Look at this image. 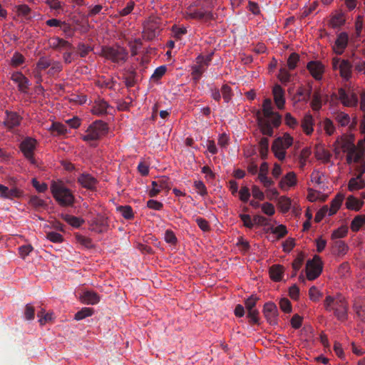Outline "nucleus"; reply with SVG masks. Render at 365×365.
Segmentation results:
<instances>
[{
  "instance_id": "nucleus-40",
  "label": "nucleus",
  "mask_w": 365,
  "mask_h": 365,
  "mask_svg": "<svg viewBox=\"0 0 365 365\" xmlns=\"http://www.w3.org/2000/svg\"><path fill=\"white\" fill-rule=\"evenodd\" d=\"M117 210L126 220H132L134 217L133 209L130 205L119 206L117 207Z\"/></svg>"
},
{
  "instance_id": "nucleus-45",
  "label": "nucleus",
  "mask_w": 365,
  "mask_h": 365,
  "mask_svg": "<svg viewBox=\"0 0 365 365\" xmlns=\"http://www.w3.org/2000/svg\"><path fill=\"white\" fill-rule=\"evenodd\" d=\"M51 63L52 61L49 58L42 56L38 59L36 63V69L39 71L45 70L50 67Z\"/></svg>"
},
{
  "instance_id": "nucleus-9",
  "label": "nucleus",
  "mask_w": 365,
  "mask_h": 365,
  "mask_svg": "<svg viewBox=\"0 0 365 365\" xmlns=\"http://www.w3.org/2000/svg\"><path fill=\"white\" fill-rule=\"evenodd\" d=\"M37 141L31 137H26L20 143L21 151L23 153L24 157L32 164H35L36 163L34 153Z\"/></svg>"
},
{
  "instance_id": "nucleus-30",
  "label": "nucleus",
  "mask_w": 365,
  "mask_h": 365,
  "mask_svg": "<svg viewBox=\"0 0 365 365\" xmlns=\"http://www.w3.org/2000/svg\"><path fill=\"white\" fill-rule=\"evenodd\" d=\"M123 81L127 88H132L136 84V72L128 71L123 76Z\"/></svg>"
},
{
  "instance_id": "nucleus-22",
  "label": "nucleus",
  "mask_w": 365,
  "mask_h": 365,
  "mask_svg": "<svg viewBox=\"0 0 365 365\" xmlns=\"http://www.w3.org/2000/svg\"><path fill=\"white\" fill-rule=\"evenodd\" d=\"M284 268L280 264H274L269 267L270 278L274 282H279L282 280L284 275Z\"/></svg>"
},
{
  "instance_id": "nucleus-27",
  "label": "nucleus",
  "mask_w": 365,
  "mask_h": 365,
  "mask_svg": "<svg viewBox=\"0 0 365 365\" xmlns=\"http://www.w3.org/2000/svg\"><path fill=\"white\" fill-rule=\"evenodd\" d=\"M334 118L337 123L341 127L347 126L351 123L349 115L342 111L336 112Z\"/></svg>"
},
{
  "instance_id": "nucleus-59",
  "label": "nucleus",
  "mask_w": 365,
  "mask_h": 365,
  "mask_svg": "<svg viewBox=\"0 0 365 365\" xmlns=\"http://www.w3.org/2000/svg\"><path fill=\"white\" fill-rule=\"evenodd\" d=\"M33 247L31 245H25L20 246L19 247V253L22 259H25L26 256H28L31 251L33 250Z\"/></svg>"
},
{
  "instance_id": "nucleus-12",
  "label": "nucleus",
  "mask_w": 365,
  "mask_h": 365,
  "mask_svg": "<svg viewBox=\"0 0 365 365\" xmlns=\"http://www.w3.org/2000/svg\"><path fill=\"white\" fill-rule=\"evenodd\" d=\"M262 312L270 324L273 325L277 323L278 309L274 302H268L265 303Z\"/></svg>"
},
{
  "instance_id": "nucleus-63",
  "label": "nucleus",
  "mask_w": 365,
  "mask_h": 365,
  "mask_svg": "<svg viewBox=\"0 0 365 365\" xmlns=\"http://www.w3.org/2000/svg\"><path fill=\"white\" fill-rule=\"evenodd\" d=\"M280 309L286 312L289 313L292 311V305L290 301L287 298H282L279 301Z\"/></svg>"
},
{
  "instance_id": "nucleus-29",
  "label": "nucleus",
  "mask_w": 365,
  "mask_h": 365,
  "mask_svg": "<svg viewBox=\"0 0 365 365\" xmlns=\"http://www.w3.org/2000/svg\"><path fill=\"white\" fill-rule=\"evenodd\" d=\"M29 204L35 210L44 209L47 207V203L37 195H31L29 200Z\"/></svg>"
},
{
  "instance_id": "nucleus-17",
  "label": "nucleus",
  "mask_w": 365,
  "mask_h": 365,
  "mask_svg": "<svg viewBox=\"0 0 365 365\" xmlns=\"http://www.w3.org/2000/svg\"><path fill=\"white\" fill-rule=\"evenodd\" d=\"M348 34L346 32L340 33L335 41V44L333 47L334 51L337 55H341L348 45Z\"/></svg>"
},
{
  "instance_id": "nucleus-34",
  "label": "nucleus",
  "mask_w": 365,
  "mask_h": 365,
  "mask_svg": "<svg viewBox=\"0 0 365 365\" xmlns=\"http://www.w3.org/2000/svg\"><path fill=\"white\" fill-rule=\"evenodd\" d=\"M333 248L337 255H344L348 250V245L341 240H336L334 242Z\"/></svg>"
},
{
  "instance_id": "nucleus-55",
  "label": "nucleus",
  "mask_w": 365,
  "mask_h": 365,
  "mask_svg": "<svg viewBox=\"0 0 365 365\" xmlns=\"http://www.w3.org/2000/svg\"><path fill=\"white\" fill-rule=\"evenodd\" d=\"M63 69L62 64L59 61H53L48 71V74L53 76L56 73L61 72Z\"/></svg>"
},
{
  "instance_id": "nucleus-61",
  "label": "nucleus",
  "mask_w": 365,
  "mask_h": 365,
  "mask_svg": "<svg viewBox=\"0 0 365 365\" xmlns=\"http://www.w3.org/2000/svg\"><path fill=\"white\" fill-rule=\"evenodd\" d=\"M240 217L241 220L243 222V225L245 227L252 229L254 226L253 219L251 218L250 215L247 214H240Z\"/></svg>"
},
{
  "instance_id": "nucleus-26",
  "label": "nucleus",
  "mask_w": 365,
  "mask_h": 365,
  "mask_svg": "<svg viewBox=\"0 0 365 365\" xmlns=\"http://www.w3.org/2000/svg\"><path fill=\"white\" fill-rule=\"evenodd\" d=\"M365 187V181L361 177L356 176L349 180L348 188L349 191L358 190Z\"/></svg>"
},
{
  "instance_id": "nucleus-3",
  "label": "nucleus",
  "mask_w": 365,
  "mask_h": 365,
  "mask_svg": "<svg viewBox=\"0 0 365 365\" xmlns=\"http://www.w3.org/2000/svg\"><path fill=\"white\" fill-rule=\"evenodd\" d=\"M51 192L55 200L62 207H71L75 202L72 191L66 187L62 182H52Z\"/></svg>"
},
{
  "instance_id": "nucleus-62",
  "label": "nucleus",
  "mask_w": 365,
  "mask_h": 365,
  "mask_svg": "<svg viewBox=\"0 0 365 365\" xmlns=\"http://www.w3.org/2000/svg\"><path fill=\"white\" fill-rule=\"evenodd\" d=\"M35 309L34 307L30 304H27L24 310V317L27 320H32L34 318Z\"/></svg>"
},
{
  "instance_id": "nucleus-33",
  "label": "nucleus",
  "mask_w": 365,
  "mask_h": 365,
  "mask_svg": "<svg viewBox=\"0 0 365 365\" xmlns=\"http://www.w3.org/2000/svg\"><path fill=\"white\" fill-rule=\"evenodd\" d=\"M344 196L342 194H338L331 201V207L329 208V215H334L341 205Z\"/></svg>"
},
{
  "instance_id": "nucleus-37",
  "label": "nucleus",
  "mask_w": 365,
  "mask_h": 365,
  "mask_svg": "<svg viewBox=\"0 0 365 365\" xmlns=\"http://www.w3.org/2000/svg\"><path fill=\"white\" fill-rule=\"evenodd\" d=\"M362 204L361 201L353 196L348 197L346 202V207L354 210H359L361 207Z\"/></svg>"
},
{
  "instance_id": "nucleus-36",
  "label": "nucleus",
  "mask_w": 365,
  "mask_h": 365,
  "mask_svg": "<svg viewBox=\"0 0 365 365\" xmlns=\"http://www.w3.org/2000/svg\"><path fill=\"white\" fill-rule=\"evenodd\" d=\"M365 224V215L356 216L351 223V229L354 232H357Z\"/></svg>"
},
{
  "instance_id": "nucleus-19",
  "label": "nucleus",
  "mask_w": 365,
  "mask_h": 365,
  "mask_svg": "<svg viewBox=\"0 0 365 365\" xmlns=\"http://www.w3.org/2000/svg\"><path fill=\"white\" fill-rule=\"evenodd\" d=\"M48 43L49 47L55 50L72 48V45L68 41L59 37H52L48 39Z\"/></svg>"
},
{
  "instance_id": "nucleus-41",
  "label": "nucleus",
  "mask_w": 365,
  "mask_h": 365,
  "mask_svg": "<svg viewBox=\"0 0 365 365\" xmlns=\"http://www.w3.org/2000/svg\"><path fill=\"white\" fill-rule=\"evenodd\" d=\"M259 153H260L262 158H263V159L266 158L267 153H268V149H269L268 138H265V137L262 138L259 142Z\"/></svg>"
},
{
  "instance_id": "nucleus-20",
  "label": "nucleus",
  "mask_w": 365,
  "mask_h": 365,
  "mask_svg": "<svg viewBox=\"0 0 365 365\" xmlns=\"http://www.w3.org/2000/svg\"><path fill=\"white\" fill-rule=\"evenodd\" d=\"M100 296L95 292L85 291L81 296V300L83 304L94 305L100 302Z\"/></svg>"
},
{
  "instance_id": "nucleus-38",
  "label": "nucleus",
  "mask_w": 365,
  "mask_h": 365,
  "mask_svg": "<svg viewBox=\"0 0 365 365\" xmlns=\"http://www.w3.org/2000/svg\"><path fill=\"white\" fill-rule=\"evenodd\" d=\"M312 86H309L308 88L304 87H299L297 91V95L302 97V101L308 102L312 96Z\"/></svg>"
},
{
  "instance_id": "nucleus-13",
  "label": "nucleus",
  "mask_w": 365,
  "mask_h": 365,
  "mask_svg": "<svg viewBox=\"0 0 365 365\" xmlns=\"http://www.w3.org/2000/svg\"><path fill=\"white\" fill-rule=\"evenodd\" d=\"M307 68L316 81H320L322 78L324 66L321 61H311L307 63Z\"/></svg>"
},
{
  "instance_id": "nucleus-15",
  "label": "nucleus",
  "mask_w": 365,
  "mask_h": 365,
  "mask_svg": "<svg viewBox=\"0 0 365 365\" xmlns=\"http://www.w3.org/2000/svg\"><path fill=\"white\" fill-rule=\"evenodd\" d=\"M77 182L84 188L88 190H95L98 180L89 173H81L77 178Z\"/></svg>"
},
{
  "instance_id": "nucleus-52",
  "label": "nucleus",
  "mask_w": 365,
  "mask_h": 365,
  "mask_svg": "<svg viewBox=\"0 0 365 365\" xmlns=\"http://www.w3.org/2000/svg\"><path fill=\"white\" fill-rule=\"evenodd\" d=\"M221 92L225 102L228 103L231 100L232 96L231 88L228 85L224 84L222 86Z\"/></svg>"
},
{
  "instance_id": "nucleus-23",
  "label": "nucleus",
  "mask_w": 365,
  "mask_h": 365,
  "mask_svg": "<svg viewBox=\"0 0 365 365\" xmlns=\"http://www.w3.org/2000/svg\"><path fill=\"white\" fill-rule=\"evenodd\" d=\"M296 175L293 172L288 173L279 182V185L282 190H287L296 184Z\"/></svg>"
},
{
  "instance_id": "nucleus-2",
  "label": "nucleus",
  "mask_w": 365,
  "mask_h": 365,
  "mask_svg": "<svg viewBox=\"0 0 365 365\" xmlns=\"http://www.w3.org/2000/svg\"><path fill=\"white\" fill-rule=\"evenodd\" d=\"M324 306L325 310L332 312L339 321L344 322L348 319L349 304L341 294L327 296L324 301Z\"/></svg>"
},
{
  "instance_id": "nucleus-39",
  "label": "nucleus",
  "mask_w": 365,
  "mask_h": 365,
  "mask_svg": "<svg viewBox=\"0 0 365 365\" xmlns=\"http://www.w3.org/2000/svg\"><path fill=\"white\" fill-rule=\"evenodd\" d=\"M299 61V55L297 53H292L287 58V66L289 71L294 70Z\"/></svg>"
},
{
  "instance_id": "nucleus-42",
  "label": "nucleus",
  "mask_w": 365,
  "mask_h": 365,
  "mask_svg": "<svg viewBox=\"0 0 365 365\" xmlns=\"http://www.w3.org/2000/svg\"><path fill=\"white\" fill-rule=\"evenodd\" d=\"M93 314V309L90 307H83L76 313L74 319L77 321L82 320Z\"/></svg>"
},
{
  "instance_id": "nucleus-51",
  "label": "nucleus",
  "mask_w": 365,
  "mask_h": 365,
  "mask_svg": "<svg viewBox=\"0 0 365 365\" xmlns=\"http://www.w3.org/2000/svg\"><path fill=\"white\" fill-rule=\"evenodd\" d=\"M269 230L272 233L277 234L278 235V238H282L284 237L287 233V227L283 225H279L276 227H271Z\"/></svg>"
},
{
  "instance_id": "nucleus-11",
  "label": "nucleus",
  "mask_w": 365,
  "mask_h": 365,
  "mask_svg": "<svg viewBox=\"0 0 365 365\" xmlns=\"http://www.w3.org/2000/svg\"><path fill=\"white\" fill-rule=\"evenodd\" d=\"M185 17L186 19H205L209 21L214 19V14L209 11L195 10L192 9V5H190L187 9Z\"/></svg>"
},
{
  "instance_id": "nucleus-32",
  "label": "nucleus",
  "mask_w": 365,
  "mask_h": 365,
  "mask_svg": "<svg viewBox=\"0 0 365 365\" xmlns=\"http://www.w3.org/2000/svg\"><path fill=\"white\" fill-rule=\"evenodd\" d=\"M62 218L70 225L76 228L81 227L84 222L83 219L68 214L63 215Z\"/></svg>"
},
{
  "instance_id": "nucleus-54",
  "label": "nucleus",
  "mask_w": 365,
  "mask_h": 365,
  "mask_svg": "<svg viewBox=\"0 0 365 365\" xmlns=\"http://www.w3.org/2000/svg\"><path fill=\"white\" fill-rule=\"evenodd\" d=\"M324 129L328 135H331L335 131V126L329 118H326L323 122Z\"/></svg>"
},
{
  "instance_id": "nucleus-8",
  "label": "nucleus",
  "mask_w": 365,
  "mask_h": 365,
  "mask_svg": "<svg viewBox=\"0 0 365 365\" xmlns=\"http://www.w3.org/2000/svg\"><path fill=\"white\" fill-rule=\"evenodd\" d=\"M322 271V263L319 256H314L312 259L307 261L306 264L307 278L309 280L317 279Z\"/></svg>"
},
{
  "instance_id": "nucleus-50",
  "label": "nucleus",
  "mask_w": 365,
  "mask_h": 365,
  "mask_svg": "<svg viewBox=\"0 0 365 365\" xmlns=\"http://www.w3.org/2000/svg\"><path fill=\"white\" fill-rule=\"evenodd\" d=\"M77 51L81 57H86L89 52L93 51V48L88 45H86L83 43H79L77 46Z\"/></svg>"
},
{
  "instance_id": "nucleus-7",
  "label": "nucleus",
  "mask_w": 365,
  "mask_h": 365,
  "mask_svg": "<svg viewBox=\"0 0 365 365\" xmlns=\"http://www.w3.org/2000/svg\"><path fill=\"white\" fill-rule=\"evenodd\" d=\"M331 65L334 70L339 71L340 76L344 81H347L351 78L352 65L348 60L334 57L332 58Z\"/></svg>"
},
{
  "instance_id": "nucleus-56",
  "label": "nucleus",
  "mask_w": 365,
  "mask_h": 365,
  "mask_svg": "<svg viewBox=\"0 0 365 365\" xmlns=\"http://www.w3.org/2000/svg\"><path fill=\"white\" fill-rule=\"evenodd\" d=\"M76 239L78 243L85 246L87 248L92 247L93 246L91 240L87 237H85L80 234H76Z\"/></svg>"
},
{
  "instance_id": "nucleus-24",
  "label": "nucleus",
  "mask_w": 365,
  "mask_h": 365,
  "mask_svg": "<svg viewBox=\"0 0 365 365\" xmlns=\"http://www.w3.org/2000/svg\"><path fill=\"white\" fill-rule=\"evenodd\" d=\"M109 108L108 103L104 100H98L95 102L92 108L93 114L97 115H106L108 113L107 109Z\"/></svg>"
},
{
  "instance_id": "nucleus-53",
  "label": "nucleus",
  "mask_w": 365,
  "mask_h": 365,
  "mask_svg": "<svg viewBox=\"0 0 365 365\" xmlns=\"http://www.w3.org/2000/svg\"><path fill=\"white\" fill-rule=\"evenodd\" d=\"M50 130L56 132L60 135H63L67 132L66 126L61 123L57 122L52 123Z\"/></svg>"
},
{
  "instance_id": "nucleus-16",
  "label": "nucleus",
  "mask_w": 365,
  "mask_h": 365,
  "mask_svg": "<svg viewBox=\"0 0 365 365\" xmlns=\"http://www.w3.org/2000/svg\"><path fill=\"white\" fill-rule=\"evenodd\" d=\"M151 185L152 189L149 191V196L151 197L157 196L162 190L170 189L168 180L164 178L153 181Z\"/></svg>"
},
{
  "instance_id": "nucleus-5",
  "label": "nucleus",
  "mask_w": 365,
  "mask_h": 365,
  "mask_svg": "<svg viewBox=\"0 0 365 365\" xmlns=\"http://www.w3.org/2000/svg\"><path fill=\"white\" fill-rule=\"evenodd\" d=\"M108 132L106 123L98 120L92 123L87 128L86 134L82 136L86 142L96 141L105 136Z\"/></svg>"
},
{
  "instance_id": "nucleus-21",
  "label": "nucleus",
  "mask_w": 365,
  "mask_h": 365,
  "mask_svg": "<svg viewBox=\"0 0 365 365\" xmlns=\"http://www.w3.org/2000/svg\"><path fill=\"white\" fill-rule=\"evenodd\" d=\"M6 115L4 124L9 128H13L20 124L21 118L17 113L7 110Z\"/></svg>"
},
{
  "instance_id": "nucleus-18",
  "label": "nucleus",
  "mask_w": 365,
  "mask_h": 365,
  "mask_svg": "<svg viewBox=\"0 0 365 365\" xmlns=\"http://www.w3.org/2000/svg\"><path fill=\"white\" fill-rule=\"evenodd\" d=\"M274 100L279 109H282L285 103L284 91L279 85H275L272 89Z\"/></svg>"
},
{
  "instance_id": "nucleus-28",
  "label": "nucleus",
  "mask_w": 365,
  "mask_h": 365,
  "mask_svg": "<svg viewBox=\"0 0 365 365\" xmlns=\"http://www.w3.org/2000/svg\"><path fill=\"white\" fill-rule=\"evenodd\" d=\"M191 75L192 79L197 82L201 78L202 73L206 71L207 68L202 63H196L191 67Z\"/></svg>"
},
{
  "instance_id": "nucleus-31",
  "label": "nucleus",
  "mask_w": 365,
  "mask_h": 365,
  "mask_svg": "<svg viewBox=\"0 0 365 365\" xmlns=\"http://www.w3.org/2000/svg\"><path fill=\"white\" fill-rule=\"evenodd\" d=\"M314 120L310 114L304 117L302 122V127L307 135H310L313 132Z\"/></svg>"
},
{
  "instance_id": "nucleus-25",
  "label": "nucleus",
  "mask_w": 365,
  "mask_h": 365,
  "mask_svg": "<svg viewBox=\"0 0 365 365\" xmlns=\"http://www.w3.org/2000/svg\"><path fill=\"white\" fill-rule=\"evenodd\" d=\"M312 101L310 106L313 110L319 111L322 106V94L319 89L315 90L311 96Z\"/></svg>"
},
{
  "instance_id": "nucleus-4",
  "label": "nucleus",
  "mask_w": 365,
  "mask_h": 365,
  "mask_svg": "<svg viewBox=\"0 0 365 365\" xmlns=\"http://www.w3.org/2000/svg\"><path fill=\"white\" fill-rule=\"evenodd\" d=\"M101 56L113 63L122 64L127 61L128 52L125 48L118 44L103 46L101 48Z\"/></svg>"
},
{
  "instance_id": "nucleus-47",
  "label": "nucleus",
  "mask_w": 365,
  "mask_h": 365,
  "mask_svg": "<svg viewBox=\"0 0 365 365\" xmlns=\"http://www.w3.org/2000/svg\"><path fill=\"white\" fill-rule=\"evenodd\" d=\"M259 298L256 295L252 294L245 301L246 309L247 311L256 309L255 306Z\"/></svg>"
},
{
  "instance_id": "nucleus-6",
  "label": "nucleus",
  "mask_w": 365,
  "mask_h": 365,
  "mask_svg": "<svg viewBox=\"0 0 365 365\" xmlns=\"http://www.w3.org/2000/svg\"><path fill=\"white\" fill-rule=\"evenodd\" d=\"M293 143V138L288 133L277 138L272 145V150L274 156L279 160H283L286 155V149Z\"/></svg>"
},
{
  "instance_id": "nucleus-58",
  "label": "nucleus",
  "mask_w": 365,
  "mask_h": 365,
  "mask_svg": "<svg viewBox=\"0 0 365 365\" xmlns=\"http://www.w3.org/2000/svg\"><path fill=\"white\" fill-rule=\"evenodd\" d=\"M344 19L342 14L334 16L331 19V24L333 28L339 27L344 24Z\"/></svg>"
},
{
  "instance_id": "nucleus-1",
  "label": "nucleus",
  "mask_w": 365,
  "mask_h": 365,
  "mask_svg": "<svg viewBox=\"0 0 365 365\" xmlns=\"http://www.w3.org/2000/svg\"><path fill=\"white\" fill-rule=\"evenodd\" d=\"M272 109L271 99L265 98L262 103V110L256 111L258 125L264 135L272 136L273 127H279L282 122L281 115L278 113L274 112Z\"/></svg>"
},
{
  "instance_id": "nucleus-10",
  "label": "nucleus",
  "mask_w": 365,
  "mask_h": 365,
  "mask_svg": "<svg viewBox=\"0 0 365 365\" xmlns=\"http://www.w3.org/2000/svg\"><path fill=\"white\" fill-rule=\"evenodd\" d=\"M339 99L346 107H356L358 105V97L353 90L341 88L338 90Z\"/></svg>"
},
{
  "instance_id": "nucleus-49",
  "label": "nucleus",
  "mask_w": 365,
  "mask_h": 365,
  "mask_svg": "<svg viewBox=\"0 0 365 365\" xmlns=\"http://www.w3.org/2000/svg\"><path fill=\"white\" fill-rule=\"evenodd\" d=\"M24 61H25L24 56L19 52H15L11 58V65L14 67H17V66L23 64L24 63Z\"/></svg>"
},
{
  "instance_id": "nucleus-35",
  "label": "nucleus",
  "mask_w": 365,
  "mask_h": 365,
  "mask_svg": "<svg viewBox=\"0 0 365 365\" xmlns=\"http://www.w3.org/2000/svg\"><path fill=\"white\" fill-rule=\"evenodd\" d=\"M277 77L281 83L286 84L290 82L292 74L289 73V70L286 66H284L280 68Z\"/></svg>"
},
{
  "instance_id": "nucleus-44",
  "label": "nucleus",
  "mask_w": 365,
  "mask_h": 365,
  "mask_svg": "<svg viewBox=\"0 0 365 365\" xmlns=\"http://www.w3.org/2000/svg\"><path fill=\"white\" fill-rule=\"evenodd\" d=\"M340 147L344 153H350L354 150V148H355L356 145L351 140L346 138H341Z\"/></svg>"
},
{
  "instance_id": "nucleus-14",
  "label": "nucleus",
  "mask_w": 365,
  "mask_h": 365,
  "mask_svg": "<svg viewBox=\"0 0 365 365\" xmlns=\"http://www.w3.org/2000/svg\"><path fill=\"white\" fill-rule=\"evenodd\" d=\"M90 226L93 231L98 233L103 232L107 230L108 226V217L98 215L91 220Z\"/></svg>"
},
{
  "instance_id": "nucleus-64",
  "label": "nucleus",
  "mask_w": 365,
  "mask_h": 365,
  "mask_svg": "<svg viewBox=\"0 0 365 365\" xmlns=\"http://www.w3.org/2000/svg\"><path fill=\"white\" fill-rule=\"evenodd\" d=\"M47 239L51 242L58 243L61 242L63 240V236L56 232H49L47 233Z\"/></svg>"
},
{
  "instance_id": "nucleus-57",
  "label": "nucleus",
  "mask_w": 365,
  "mask_h": 365,
  "mask_svg": "<svg viewBox=\"0 0 365 365\" xmlns=\"http://www.w3.org/2000/svg\"><path fill=\"white\" fill-rule=\"evenodd\" d=\"M194 187L197 192L201 196H205L207 194V188L204 182L201 180H196L194 182Z\"/></svg>"
},
{
  "instance_id": "nucleus-46",
  "label": "nucleus",
  "mask_w": 365,
  "mask_h": 365,
  "mask_svg": "<svg viewBox=\"0 0 365 365\" xmlns=\"http://www.w3.org/2000/svg\"><path fill=\"white\" fill-rule=\"evenodd\" d=\"M167 68L165 66H160L155 68L154 73L151 76L150 79L153 81H158L160 80L165 73Z\"/></svg>"
},
{
  "instance_id": "nucleus-48",
  "label": "nucleus",
  "mask_w": 365,
  "mask_h": 365,
  "mask_svg": "<svg viewBox=\"0 0 365 365\" xmlns=\"http://www.w3.org/2000/svg\"><path fill=\"white\" fill-rule=\"evenodd\" d=\"M16 11L19 16H22L26 19H30V13L31 9L26 4H21L16 6Z\"/></svg>"
},
{
  "instance_id": "nucleus-43",
  "label": "nucleus",
  "mask_w": 365,
  "mask_h": 365,
  "mask_svg": "<svg viewBox=\"0 0 365 365\" xmlns=\"http://www.w3.org/2000/svg\"><path fill=\"white\" fill-rule=\"evenodd\" d=\"M278 205L283 212H287L290 209L291 200L285 196H281L278 199Z\"/></svg>"
},
{
  "instance_id": "nucleus-60",
  "label": "nucleus",
  "mask_w": 365,
  "mask_h": 365,
  "mask_svg": "<svg viewBox=\"0 0 365 365\" xmlns=\"http://www.w3.org/2000/svg\"><path fill=\"white\" fill-rule=\"evenodd\" d=\"M348 229L346 227H340L334 230L331 235L332 239H339L345 237L347 234Z\"/></svg>"
}]
</instances>
